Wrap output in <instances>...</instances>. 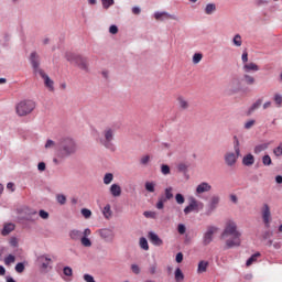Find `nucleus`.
Instances as JSON below:
<instances>
[{"label": "nucleus", "instance_id": "f257e3e1", "mask_svg": "<svg viewBox=\"0 0 282 282\" xmlns=\"http://www.w3.org/2000/svg\"><path fill=\"white\" fill-rule=\"evenodd\" d=\"M78 153V143L72 137H63L57 142L56 158L53 159L55 166H58L66 158Z\"/></svg>", "mask_w": 282, "mask_h": 282}, {"label": "nucleus", "instance_id": "f03ea898", "mask_svg": "<svg viewBox=\"0 0 282 282\" xmlns=\"http://www.w3.org/2000/svg\"><path fill=\"white\" fill-rule=\"evenodd\" d=\"M220 237L221 239H227L225 242L226 250H230V248H239V246H241V231H239L235 220L226 223Z\"/></svg>", "mask_w": 282, "mask_h": 282}, {"label": "nucleus", "instance_id": "7ed1b4c3", "mask_svg": "<svg viewBox=\"0 0 282 282\" xmlns=\"http://www.w3.org/2000/svg\"><path fill=\"white\" fill-rule=\"evenodd\" d=\"M234 151L226 152L224 155V162L226 166L232 169L237 165V161L241 158V143L239 142V138L237 135L234 137Z\"/></svg>", "mask_w": 282, "mask_h": 282}, {"label": "nucleus", "instance_id": "20e7f679", "mask_svg": "<svg viewBox=\"0 0 282 282\" xmlns=\"http://www.w3.org/2000/svg\"><path fill=\"white\" fill-rule=\"evenodd\" d=\"M65 58L66 61H68V63H73V65H76V67H78L83 72H89V61L87 59V57L68 52L65 54Z\"/></svg>", "mask_w": 282, "mask_h": 282}, {"label": "nucleus", "instance_id": "39448f33", "mask_svg": "<svg viewBox=\"0 0 282 282\" xmlns=\"http://www.w3.org/2000/svg\"><path fill=\"white\" fill-rule=\"evenodd\" d=\"M116 138V129L111 127H107L101 132V138L99 139L100 144L105 147V149H109L110 151H113V140Z\"/></svg>", "mask_w": 282, "mask_h": 282}, {"label": "nucleus", "instance_id": "423d86ee", "mask_svg": "<svg viewBox=\"0 0 282 282\" xmlns=\"http://www.w3.org/2000/svg\"><path fill=\"white\" fill-rule=\"evenodd\" d=\"M34 109H36V104L32 100L20 101L15 107V111L20 117L29 116V113L34 111Z\"/></svg>", "mask_w": 282, "mask_h": 282}, {"label": "nucleus", "instance_id": "0eeeda50", "mask_svg": "<svg viewBox=\"0 0 282 282\" xmlns=\"http://www.w3.org/2000/svg\"><path fill=\"white\" fill-rule=\"evenodd\" d=\"M204 210V203L195 198V196L188 197V205L183 209L185 215H191V213H200Z\"/></svg>", "mask_w": 282, "mask_h": 282}, {"label": "nucleus", "instance_id": "6e6552de", "mask_svg": "<svg viewBox=\"0 0 282 282\" xmlns=\"http://www.w3.org/2000/svg\"><path fill=\"white\" fill-rule=\"evenodd\" d=\"M29 62L33 69L34 76H39V74L43 72V68H41V55L36 51L31 52Z\"/></svg>", "mask_w": 282, "mask_h": 282}, {"label": "nucleus", "instance_id": "1a4fd4ad", "mask_svg": "<svg viewBox=\"0 0 282 282\" xmlns=\"http://www.w3.org/2000/svg\"><path fill=\"white\" fill-rule=\"evenodd\" d=\"M239 91H241V78L231 77L226 86V94L232 96L234 94H239Z\"/></svg>", "mask_w": 282, "mask_h": 282}, {"label": "nucleus", "instance_id": "9d476101", "mask_svg": "<svg viewBox=\"0 0 282 282\" xmlns=\"http://www.w3.org/2000/svg\"><path fill=\"white\" fill-rule=\"evenodd\" d=\"M219 232V228L216 226H207L206 231L203 235V246H210L213 243V239H215V235Z\"/></svg>", "mask_w": 282, "mask_h": 282}, {"label": "nucleus", "instance_id": "9b49d317", "mask_svg": "<svg viewBox=\"0 0 282 282\" xmlns=\"http://www.w3.org/2000/svg\"><path fill=\"white\" fill-rule=\"evenodd\" d=\"M98 235L106 241V243H113V240L116 239V231L111 228L99 229Z\"/></svg>", "mask_w": 282, "mask_h": 282}, {"label": "nucleus", "instance_id": "f8f14e48", "mask_svg": "<svg viewBox=\"0 0 282 282\" xmlns=\"http://www.w3.org/2000/svg\"><path fill=\"white\" fill-rule=\"evenodd\" d=\"M261 217L265 228H269L272 223V212L270 210V205L264 203L261 207Z\"/></svg>", "mask_w": 282, "mask_h": 282}, {"label": "nucleus", "instance_id": "ddd939ff", "mask_svg": "<svg viewBox=\"0 0 282 282\" xmlns=\"http://www.w3.org/2000/svg\"><path fill=\"white\" fill-rule=\"evenodd\" d=\"M219 202H220L219 196H213L210 198L209 203L207 204L206 212H205V215H207V217H210V215H213V213H215V210H217V207L219 206Z\"/></svg>", "mask_w": 282, "mask_h": 282}, {"label": "nucleus", "instance_id": "4468645a", "mask_svg": "<svg viewBox=\"0 0 282 282\" xmlns=\"http://www.w3.org/2000/svg\"><path fill=\"white\" fill-rule=\"evenodd\" d=\"M210 191H213V186L208 182H202L196 186L195 195L196 197H202L204 193H210Z\"/></svg>", "mask_w": 282, "mask_h": 282}, {"label": "nucleus", "instance_id": "2eb2a0df", "mask_svg": "<svg viewBox=\"0 0 282 282\" xmlns=\"http://www.w3.org/2000/svg\"><path fill=\"white\" fill-rule=\"evenodd\" d=\"M23 213L25 215L24 219L26 221L34 223V221H36L39 219L36 209H32L30 207H24L23 208Z\"/></svg>", "mask_w": 282, "mask_h": 282}, {"label": "nucleus", "instance_id": "dca6fc26", "mask_svg": "<svg viewBox=\"0 0 282 282\" xmlns=\"http://www.w3.org/2000/svg\"><path fill=\"white\" fill-rule=\"evenodd\" d=\"M91 236V229L86 228L83 231V237L80 238V243L84 246V248H91V240L89 237Z\"/></svg>", "mask_w": 282, "mask_h": 282}, {"label": "nucleus", "instance_id": "f3484780", "mask_svg": "<svg viewBox=\"0 0 282 282\" xmlns=\"http://www.w3.org/2000/svg\"><path fill=\"white\" fill-rule=\"evenodd\" d=\"M37 76H41L44 79V85L47 87L48 91H54V80L50 78V75L46 74L45 70L37 73Z\"/></svg>", "mask_w": 282, "mask_h": 282}, {"label": "nucleus", "instance_id": "a211bd4d", "mask_svg": "<svg viewBox=\"0 0 282 282\" xmlns=\"http://www.w3.org/2000/svg\"><path fill=\"white\" fill-rule=\"evenodd\" d=\"M154 19H155L156 21H164V19H172L173 21H177V15H175V14H170V13L166 12V11H162V12L156 11V12L154 13Z\"/></svg>", "mask_w": 282, "mask_h": 282}, {"label": "nucleus", "instance_id": "6ab92c4d", "mask_svg": "<svg viewBox=\"0 0 282 282\" xmlns=\"http://www.w3.org/2000/svg\"><path fill=\"white\" fill-rule=\"evenodd\" d=\"M148 239L151 241V243H153V246H162V243H164V241L161 240L160 236H158V234L150 231L148 234Z\"/></svg>", "mask_w": 282, "mask_h": 282}, {"label": "nucleus", "instance_id": "aec40b11", "mask_svg": "<svg viewBox=\"0 0 282 282\" xmlns=\"http://www.w3.org/2000/svg\"><path fill=\"white\" fill-rule=\"evenodd\" d=\"M259 65L254 64L253 62L243 64L242 70L245 74H250V72H259Z\"/></svg>", "mask_w": 282, "mask_h": 282}, {"label": "nucleus", "instance_id": "412c9836", "mask_svg": "<svg viewBox=\"0 0 282 282\" xmlns=\"http://www.w3.org/2000/svg\"><path fill=\"white\" fill-rule=\"evenodd\" d=\"M37 261H40L42 270H47V268H50V263H52V258L47 256H40Z\"/></svg>", "mask_w": 282, "mask_h": 282}, {"label": "nucleus", "instance_id": "4be33fe9", "mask_svg": "<svg viewBox=\"0 0 282 282\" xmlns=\"http://www.w3.org/2000/svg\"><path fill=\"white\" fill-rule=\"evenodd\" d=\"M254 165V156L252 153H248L242 158V166H253Z\"/></svg>", "mask_w": 282, "mask_h": 282}, {"label": "nucleus", "instance_id": "5701e85b", "mask_svg": "<svg viewBox=\"0 0 282 282\" xmlns=\"http://www.w3.org/2000/svg\"><path fill=\"white\" fill-rule=\"evenodd\" d=\"M109 191L112 197H120L122 195V187L116 183L110 186Z\"/></svg>", "mask_w": 282, "mask_h": 282}, {"label": "nucleus", "instance_id": "b1692460", "mask_svg": "<svg viewBox=\"0 0 282 282\" xmlns=\"http://www.w3.org/2000/svg\"><path fill=\"white\" fill-rule=\"evenodd\" d=\"M177 102H178V107H180V109H182V111H186V109L191 108V102H188V100L182 96L177 97Z\"/></svg>", "mask_w": 282, "mask_h": 282}, {"label": "nucleus", "instance_id": "393cba45", "mask_svg": "<svg viewBox=\"0 0 282 282\" xmlns=\"http://www.w3.org/2000/svg\"><path fill=\"white\" fill-rule=\"evenodd\" d=\"M69 237L73 241H80V239H83V231L73 229L69 231Z\"/></svg>", "mask_w": 282, "mask_h": 282}, {"label": "nucleus", "instance_id": "a878e982", "mask_svg": "<svg viewBox=\"0 0 282 282\" xmlns=\"http://www.w3.org/2000/svg\"><path fill=\"white\" fill-rule=\"evenodd\" d=\"M160 198L165 202H171V199H173V187H166L164 189V195H161Z\"/></svg>", "mask_w": 282, "mask_h": 282}, {"label": "nucleus", "instance_id": "bb28decb", "mask_svg": "<svg viewBox=\"0 0 282 282\" xmlns=\"http://www.w3.org/2000/svg\"><path fill=\"white\" fill-rule=\"evenodd\" d=\"M208 270V261L202 260L198 262L197 273L204 274Z\"/></svg>", "mask_w": 282, "mask_h": 282}, {"label": "nucleus", "instance_id": "cd10ccee", "mask_svg": "<svg viewBox=\"0 0 282 282\" xmlns=\"http://www.w3.org/2000/svg\"><path fill=\"white\" fill-rule=\"evenodd\" d=\"M261 105H263V99H258L254 104H252V106L248 110V116H251V113H254V111H257V109H259Z\"/></svg>", "mask_w": 282, "mask_h": 282}, {"label": "nucleus", "instance_id": "c85d7f7f", "mask_svg": "<svg viewBox=\"0 0 282 282\" xmlns=\"http://www.w3.org/2000/svg\"><path fill=\"white\" fill-rule=\"evenodd\" d=\"M268 147H270V143L258 144L254 147L253 153H256V155H259V153H263V151H265Z\"/></svg>", "mask_w": 282, "mask_h": 282}, {"label": "nucleus", "instance_id": "c756f323", "mask_svg": "<svg viewBox=\"0 0 282 282\" xmlns=\"http://www.w3.org/2000/svg\"><path fill=\"white\" fill-rule=\"evenodd\" d=\"M102 215L105 219H109L110 217L113 216V212L111 210V205L107 204L104 209H102Z\"/></svg>", "mask_w": 282, "mask_h": 282}, {"label": "nucleus", "instance_id": "7c9ffc66", "mask_svg": "<svg viewBox=\"0 0 282 282\" xmlns=\"http://www.w3.org/2000/svg\"><path fill=\"white\" fill-rule=\"evenodd\" d=\"M12 230H14V224H7V225H4V227H3L2 231H1V235L3 237H8V235L10 232H12Z\"/></svg>", "mask_w": 282, "mask_h": 282}, {"label": "nucleus", "instance_id": "2f4dec72", "mask_svg": "<svg viewBox=\"0 0 282 282\" xmlns=\"http://www.w3.org/2000/svg\"><path fill=\"white\" fill-rule=\"evenodd\" d=\"M243 80H245L246 85H254V83H257V79H254V77L249 74L243 75Z\"/></svg>", "mask_w": 282, "mask_h": 282}, {"label": "nucleus", "instance_id": "473e14b6", "mask_svg": "<svg viewBox=\"0 0 282 282\" xmlns=\"http://www.w3.org/2000/svg\"><path fill=\"white\" fill-rule=\"evenodd\" d=\"M56 202L61 204V206H65L67 204V197L64 194H57Z\"/></svg>", "mask_w": 282, "mask_h": 282}, {"label": "nucleus", "instance_id": "72a5a7b5", "mask_svg": "<svg viewBox=\"0 0 282 282\" xmlns=\"http://www.w3.org/2000/svg\"><path fill=\"white\" fill-rule=\"evenodd\" d=\"M217 10L215 3H208L205 8V14H213Z\"/></svg>", "mask_w": 282, "mask_h": 282}, {"label": "nucleus", "instance_id": "f704fd0d", "mask_svg": "<svg viewBox=\"0 0 282 282\" xmlns=\"http://www.w3.org/2000/svg\"><path fill=\"white\" fill-rule=\"evenodd\" d=\"M144 186L148 193H155V182H145Z\"/></svg>", "mask_w": 282, "mask_h": 282}, {"label": "nucleus", "instance_id": "c9c22d12", "mask_svg": "<svg viewBox=\"0 0 282 282\" xmlns=\"http://www.w3.org/2000/svg\"><path fill=\"white\" fill-rule=\"evenodd\" d=\"M112 182H113V174L106 173L104 176V184H106V186H109V184H111Z\"/></svg>", "mask_w": 282, "mask_h": 282}, {"label": "nucleus", "instance_id": "e433bc0d", "mask_svg": "<svg viewBox=\"0 0 282 282\" xmlns=\"http://www.w3.org/2000/svg\"><path fill=\"white\" fill-rule=\"evenodd\" d=\"M262 164L263 166H272V158H270V154L262 156Z\"/></svg>", "mask_w": 282, "mask_h": 282}, {"label": "nucleus", "instance_id": "4c0bfd02", "mask_svg": "<svg viewBox=\"0 0 282 282\" xmlns=\"http://www.w3.org/2000/svg\"><path fill=\"white\" fill-rule=\"evenodd\" d=\"M257 257H261V253H254L252 254L246 262L247 268H250V265H252V263H254V261H257Z\"/></svg>", "mask_w": 282, "mask_h": 282}, {"label": "nucleus", "instance_id": "58836bf2", "mask_svg": "<svg viewBox=\"0 0 282 282\" xmlns=\"http://www.w3.org/2000/svg\"><path fill=\"white\" fill-rule=\"evenodd\" d=\"M139 245L142 250H149V241L147 240V238L141 237Z\"/></svg>", "mask_w": 282, "mask_h": 282}, {"label": "nucleus", "instance_id": "ea45409f", "mask_svg": "<svg viewBox=\"0 0 282 282\" xmlns=\"http://www.w3.org/2000/svg\"><path fill=\"white\" fill-rule=\"evenodd\" d=\"M232 43L236 47H241L242 45V41H241V35L240 34H236L232 39Z\"/></svg>", "mask_w": 282, "mask_h": 282}, {"label": "nucleus", "instance_id": "a19ab883", "mask_svg": "<svg viewBox=\"0 0 282 282\" xmlns=\"http://www.w3.org/2000/svg\"><path fill=\"white\" fill-rule=\"evenodd\" d=\"M175 281L181 282L184 279V273L182 272V269L177 268L174 273Z\"/></svg>", "mask_w": 282, "mask_h": 282}, {"label": "nucleus", "instance_id": "79ce46f5", "mask_svg": "<svg viewBox=\"0 0 282 282\" xmlns=\"http://www.w3.org/2000/svg\"><path fill=\"white\" fill-rule=\"evenodd\" d=\"M113 3H116L115 0H101V4H102L104 10H109V8L111 6H113Z\"/></svg>", "mask_w": 282, "mask_h": 282}, {"label": "nucleus", "instance_id": "37998d69", "mask_svg": "<svg viewBox=\"0 0 282 282\" xmlns=\"http://www.w3.org/2000/svg\"><path fill=\"white\" fill-rule=\"evenodd\" d=\"M149 162H151V156H150L149 154L143 155V156L140 159V164H141V166H149Z\"/></svg>", "mask_w": 282, "mask_h": 282}, {"label": "nucleus", "instance_id": "c03bdc74", "mask_svg": "<svg viewBox=\"0 0 282 282\" xmlns=\"http://www.w3.org/2000/svg\"><path fill=\"white\" fill-rule=\"evenodd\" d=\"M202 58H204V55L202 53H195L193 55L194 65H198V63H202Z\"/></svg>", "mask_w": 282, "mask_h": 282}, {"label": "nucleus", "instance_id": "a18cd8bd", "mask_svg": "<svg viewBox=\"0 0 282 282\" xmlns=\"http://www.w3.org/2000/svg\"><path fill=\"white\" fill-rule=\"evenodd\" d=\"M273 155H275V158L282 156V142L279 143V145L273 149Z\"/></svg>", "mask_w": 282, "mask_h": 282}, {"label": "nucleus", "instance_id": "49530a36", "mask_svg": "<svg viewBox=\"0 0 282 282\" xmlns=\"http://www.w3.org/2000/svg\"><path fill=\"white\" fill-rule=\"evenodd\" d=\"M161 173L162 175H171V166H169L167 164H162Z\"/></svg>", "mask_w": 282, "mask_h": 282}, {"label": "nucleus", "instance_id": "de8ad7c7", "mask_svg": "<svg viewBox=\"0 0 282 282\" xmlns=\"http://www.w3.org/2000/svg\"><path fill=\"white\" fill-rule=\"evenodd\" d=\"M143 216L147 217V219H158V213L155 212H144Z\"/></svg>", "mask_w": 282, "mask_h": 282}, {"label": "nucleus", "instance_id": "09e8293b", "mask_svg": "<svg viewBox=\"0 0 282 282\" xmlns=\"http://www.w3.org/2000/svg\"><path fill=\"white\" fill-rule=\"evenodd\" d=\"M175 202L178 205L184 204V202H186V198H184V195H182L181 193L175 195Z\"/></svg>", "mask_w": 282, "mask_h": 282}, {"label": "nucleus", "instance_id": "8fccbe9b", "mask_svg": "<svg viewBox=\"0 0 282 282\" xmlns=\"http://www.w3.org/2000/svg\"><path fill=\"white\" fill-rule=\"evenodd\" d=\"M17 261V258L12 254H9L7 258H4V263L7 265H11V263H14Z\"/></svg>", "mask_w": 282, "mask_h": 282}, {"label": "nucleus", "instance_id": "3c124183", "mask_svg": "<svg viewBox=\"0 0 282 282\" xmlns=\"http://www.w3.org/2000/svg\"><path fill=\"white\" fill-rule=\"evenodd\" d=\"M273 100L278 107H282V96L281 94H275L273 97Z\"/></svg>", "mask_w": 282, "mask_h": 282}, {"label": "nucleus", "instance_id": "603ef678", "mask_svg": "<svg viewBox=\"0 0 282 282\" xmlns=\"http://www.w3.org/2000/svg\"><path fill=\"white\" fill-rule=\"evenodd\" d=\"M164 204H166V200H163V198H161V196H160L159 200L156 203L158 210H163L164 209Z\"/></svg>", "mask_w": 282, "mask_h": 282}, {"label": "nucleus", "instance_id": "864d4df0", "mask_svg": "<svg viewBox=\"0 0 282 282\" xmlns=\"http://www.w3.org/2000/svg\"><path fill=\"white\" fill-rule=\"evenodd\" d=\"M63 272H64L65 276L74 275V270H72V267H64Z\"/></svg>", "mask_w": 282, "mask_h": 282}, {"label": "nucleus", "instance_id": "5fc2aeb1", "mask_svg": "<svg viewBox=\"0 0 282 282\" xmlns=\"http://www.w3.org/2000/svg\"><path fill=\"white\" fill-rule=\"evenodd\" d=\"M24 271H25V264H23L22 262L15 265V272H18L19 274H22V272Z\"/></svg>", "mask_w": 282, "mask_h": 282}, {"label": "nucleus", "instance_id": "6e6d98bb", "mask_svg": "<svg viewBox=\"0 0 282 282\" xmlns=\"http://www.w3.org/2000/svg\"><path fill=\"white\" fill-rule=\"evenodd\" d=\"M257 124V121L254 119H251L245 123V129L250 130Z\"/></svg>", "mask_w": 282, "mask_h": 282}, {"label": "nucleus", "instance_id": "4d7b16f0", "mask_svg": "<svg viewBox=\"0 0 282 282\" xmlns=\"http://www.w3.org/2000/svg\"><path fill=\"white\" fill-rule=\"evenodd\" d=\"M177 171H180V173H186V171H188V165H186L185 163H180L177 165Z\"/></svg>", "mask_w": 282, "mask_h": 282}, {"label": "nucleus", "instance_id": "13d9d810", "mask_svg": "<svg viewBox=\"0 0 282 282\" xmlns=\"http://www.w3.org/2000/svg\"><path fill=\"white\" fill-rule=\"evenodd\" d=\"M45 149H54V147H56V142H54V140L52 139H48L46 140V143H45Z\"/></svg>", "mask_w": 282, "mask_h": 282}, {"label": "nucleus", "instance_id": "bf43d9fd", "mask_svg": "<svg viewBox=\"0 0 282 282\" xmlns=\"http://www.w3.org/2000/svg\"><path fill=\"white\" fill-rule=\"evenodd\" d=\"M82 215H83V217H85V219H89V217H91V210L87 209V208H83Z\"/></svg>", "mask_w": 282, "mask_h": 282}, {"label": "nucleus", "instance_id": "052dcab7", "mask_svg": "<svg viewBox=\"0 0 282 282\" xmlns=\"http://www.w3.org/2000/svg\"><path fill=\"white\" fill-rule=\"evenodd\" d=\"M150 274H156L158 273V263H153L149 267Z\"/></svg>", "mask_w": 282, "mask_h": 282}, {"label": "nucleus", "instance_id": "680f3d73", "mask_svg": "<svg viewBox=\"0 0 282 282\" xmlns=\"http://www.w3.org/2000/svg\"><path fill=\"white\" fill-rule=\"evenodd\" d=\"M39 216L41 217V219H50V213L43 209L40 210Z\"/></svg>", "mask_w": 282, "mask_h": 282}, {"label": "nucleus", "instance_id": "e2e57ef3", "mask_svg": "<svg viewBox=\"0 0 282 282\" xmlns=\"http://www.w3.org/2000/svg\"><path fill=\"white\" fill-rule=\"evenodd\" d=\"M84 281L85 282H96V280L94 279V275L86 273L84 274Z\"/></svg>", "mask_w": 282, "mask_h": 282}, {"label": "nucleus", "instance_id": "0e129e2a", "mask_svg": "<svg viewBox=\"0 0 282 282\" xmlns=\"http://www.w3.org/2000/svg\"><path fill=\"white\" fill-rule=\"evenodd\" d=\"M178 234L180 235H185L186 234V226L184 224H180L177 227Z\"/></svg>", "mask_w": 282, "mask_h": 282}, {"label": "nucleus", "instance_id": "69168bd1", "mask_svg": "<svg viewBox=\"0 0 282 282\" xmlns=\"http://www.w3.org/2000/svg\"><path fill=\"white\" fill-rule=\"evenodd\" d=\"M131 270L134 274H140V267L138 264H132Z\"/></svg>", "mask_w": 282, "mask_h": 282}, {"label": "nucleus", "instance_id": "338daca9", "mask_svg": "<svg viewBox=\"0 0 282 282\" xmlns=\"http://www.w3.org/2000/svg\"><path fill=\"white\" fill-rule=\"evenodd\" d=\"M241 61H242V63L246 65V64H248V52L247 51H245L243 53H242V55H241Z\"/></svg>", "mask_w": 282, "mask_h": 282}, {"label": "nucleus", "instance_id": "774afa93", "mask_svg": "<svg viewBox=\"0 0 282 282\" xmlns=\"http://www.w3.org/2000/svg\"><path fill=\"white\" fill-rule=\"evenodd\" d=\"M109 32L110 34H118V26L115 24L110 25Z\"/></svg>", "mask_w": 282, "mask_h": 282}]
</instances>
